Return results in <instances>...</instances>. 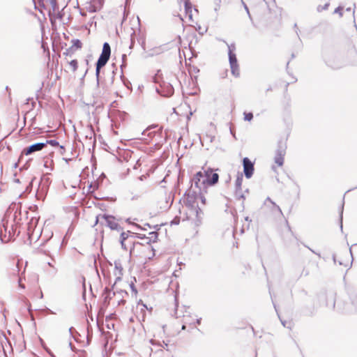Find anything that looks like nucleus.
<instances>
[{
    "label": "nucleus",
    "mask_w": 357,
    "mask_h": 357,
    "mask_svg": "<svg viewBox=\"0 0 357 357\" xmlns=\"http://www.w3.org/2000/svg\"><path fill=\"white\" fill-rule=\"evenodd\" d=\"M137 237L129 231L122 232L120 237L121 244L125 250L128 249V245L132 244V248L130 250V255L146 268L149 264L156 260L155 250L149 241L145 243H140L136 241Z\"/></svg>",
    "instance_id": "obj_1"
},
{
    "label": "nucleus",
    "mask_w": 357,
    "mask_h": 357,
    "mask_svg": "<svg viewBox=\"0 0 357 357\" xmlns=\"http://www.w3.org/2000/svg\"><path fill=\"white\" fill-rule=\"evenodd\" d=\"M199 202H201L202 206H204L206 204L205 197L203 196H198L194 192H188L185 195L184 198L185 206L198 221H200L202 215L203 214V212L199 206Z\"/></svg>",
    "instance_id": "obj_2"
},
{
    "label": "nucleus",
    "mask_w": 357,
    "mask_h": 357,
    "mask_svg": "<svg viewBox=\"0 0 357 357\" xmlns=\"http://www.w3.org/2000/svg\"><path fill=\"white\" fill-rule=\"evenodd\" d=\"M111 54L110 45L107 43L103 44L102 53L96 63V75L97 77L98 83H99V76L100 73V68L105 66L109 59Z\"/></svg>",
    "instance_id": "obj_3"
},
{
    "label": "nucleus",
    "mask_w": 357,
    "mask_h": 357,
    "mask_svg": "<svg viewBox=\"0 0 357 357\" xmlns=\"http://www.w3.org/2000/svg\"><path fill=\"white\" fill-rule=\"evenodd\" d=\"M3 228L0 230V236L3 241L8 242L14 236L17 229V225H11L10 228H8V221H6L5 219L3 220Z\"/></svg>",
    "instance_id": "obj_4"
},
{
    "label": "nucleus",
    "mask_w": 357,
    "mask_h": 357,
    "mask_svg": "<svg viewBox=\"0 0 357 357\" xmlns=\"http://www.w3.org/2000/svg\"><path fill=\"white\" fill-rule=\"evenodd\" d=\"M204 179L202 181L204 187L206 185H213L218 182L219 175L217 173L213 172V169L208 168L204 171Z\"/></svg>",
    "instance_id": "obj_5"
},
{
    "label": "nucleus",
    "mask_w": 357,
    "mask_h": 357,
    "mask_svg": "<svg viewBox=\"0 0 357 357\" xmlns=\"http://www.w3.org/2000/svg\"><path fill=\"white\" fill-rule=\"evenodd\" d=\"M103 219L105 221L106 225L112 230H119L121 226L119 224L115 217L109 215H100L96 217V224L98 223L99 219Z\"/></svg>",
    "instance_id": "obj_6"
},
{
    "label": "nucleus",
    "mask_w": 357,
    "mask_h": 357,
    "mask_svg": "<svg viewBox=\"0 0 357 357\" xmlns=\"http://www.w3.org/2000/svg\"><path fill=\"white\" fill-rule=\"evenodd\" d=\"M243 181V173L238 174L235 181V197L238 200H241L244 198L243 193L242 192Z\"/></svg>",
    "instance_id": "obj_7"
},
{
    "label": "nucleus",
    "mask_w": 357,
    "mask_h": 357,
    "mask_svg": "<svg viewBox=\"0 0 357 357\" xmlns=\"http://www.w3.org/2000/svg\"><path fill=\"white\" fill-rule=\"evenodd\" d=\"M46 143H37L32 144L28 147L24 148L22 150V153L25 155H29L34 152L41 151L43 148L46 146Z\"/></svg>",
    "instance_id": "obj_8"
},
{
    "label": "nucleus",
    "mask_w": 357,
    "mask_h": 357,
    "mask_svg": "<svg viewBox=\"0 0 357 357\" xmlns=\"http://www.w3.org/2000/svg\"><path fill=\"white\" fill-rule=\"evenodd\" d=\"M285 155V147L280 146L277 151L275 156V162L280 167L282 166L284 162V156Z\"/></svg>",
    "instance_id": "obj_9"
},
{
    "label": "nucleus",
    "mask_w": 357,
    "mask_h": 357,
    "mask_svg": "<svg viewBox=\"0 0 357 357\" xmlns=\"http://www.w3.org/2000/svg\"><path fill=\"white\" fill-rule=\"evenodd\" d=\"M104 3V0H92L88 8L89 12L95 13L100 10Z\"/></svg>",
    "instance_id": "obj_10"
},
{
    "label": "nucleus",
    "mask_w": 357,
    "mask_h": 357,
    "mask_svg": "<svg viewBox=\"0 0 357 357\" xmlns=\"http://www.w3.org/2000/svg\"><path fill=\"white\" fill-rule=\"evenodd\" d=\"M204 172H202L201 171L198 172L193 178V181L195 183V185L197 188H199V189L204 188V183H202V181H204Z\"/></svg>",
    "instance_id": "obj_11"
},
{
    "label": "nucleus",
    "mask_w": 357,
    "mask_h": 357,
    "mask_svg": "<svg viewBox=\"0 0 357 357\" xmlns=\"http://www.w3.org/2000/svg\"><path fill=\"white\" fill-rule=\"evenodd\" d=\"M185 17L188 19V20L191 22H194L193 20V14H192V4L189 0L185 1Z\"/></svg>",
    "instance_id": "obj_12"
},
{
    "label": "nucleus",
    "mask_w": 357,
    "mask_h": 357,
    "mask_svg": "<svg viewBox=\"0 0 357 357\" xmlns=\"http://www.w3.org/2000/svg\"><path fill=\"white\" fill-rule=\"evenodd\" d=\"M72 44H73V45L69 49L66 50V52H63V56H69L70 52H73V48L81 49L82 47V42L78 39L72 40Z\"/></svg>",
    "instance_id": "obj_13"
},
{
    "label": "nucleus",
    "mask_w": 357,
    "mask_h": 357,
    "mask_svg": "<svg viewBox=\"0 0 357 357\" xmlns=\"http://www.w3.org/2000/svg\"><path fill=\"white\" fill-rule=\"evenodd\" d=\"M66 63L68 66V68L69 70L73 72V73H75L77 69H78V67H79V63H78V61L77 59H71V60H68L67 59V56H66Z\"/></svg>",
    "instance_id": "obj_14"
},
{
    "label": "nucleus",
    "mask_w": 357,
    "mask_h": 357,
    "mask_svg": "<svg viewBox=\"0 0 357 357\" xmlns=\"http://www.w3.org/2000/svg\"><path fill=\"white\" fill-rule=\"evenodd\" d=\"M264 204L267 206H270L272 210L275 208L278 212H280V213H282L280 208L278 205H276V204L274 202H273L269 197H267L264 202Z\"/></svg>",
    "instance_id": "obj_15"
},
{
    "label": "nucleus",
    "mask_w": 357,
    "mask_h": 357,
    "mask_svg": "<svg viewBox=\"0 0 357 357\" xmlns=\"http://www.w3.org/2000/svg\"><path fill=\"white\" fill-rule=\"evenodd\" d=\"M229 63L231 66V73H235V65H236V55L231 52H229Z\"/></svg>",
    "instance_id": "obj_16"
},
{
    "label": "nucleus",
    "mask_w": 357,
    "mask_h": 357,
    "mask_svg": "<svg viewBox=\"0 0 357 357\" xmlns=\"http://www.w3.org/2000/svg\"><path fill=\"white\" fill-rule=\"evenodd\" d=\"M254 172V166L252 162L247 158V178H250Z\"/></svg>",
    "instance_id": "obj_17"
},
{
    "label": "nucleus",
    "mask_w": 357,
    "mask_h": 357,
    "mask_svg": "<svg viewBox=\"0 0 357 357\" xmlns=\"http://www.w3.org/2000/svg\"><path fill=\"white\" fill-rule=\"evenodd\" d=\"M329 6H330V3L328 2L326 3L324 6L319 5L317 6V10L319 13H320V12H322L323 10H328Z\"/></svg>",
    "instance_id": "obj_18"
},
{
    "label": "nucleus",
    "mask_w": 357,
    "mask_h": 357,
    "mask_svg": "<svg viewBox=\"0 0 357 357\" xmlns=\"http://www.w3.org/2000/svg\"><path fill=\"white\" fill-rule=\"evenodd\" d=\"M342 10L343 8L342 6H338L335 10H334V13H337L340 15V17L343 15L342 14Z\"/></svg>",
    "instance_id": "obj_19"
},
{
    "label": "nucleus",
    "mask_w": 357,
    "mask_h": 357,
    "mask_svg": "<svg viewBox=\"0 0 357 357\" xmlns=\"http://www.w3.org/2000/svg\"><path fill=\"white\" fill-rule=\"evenodd\" d=\"M234 76L238 77L239 75V70L237 64L235 65V73H232Z\"/></svg>",
    "instance_id": "obj_20"
},
{
    "label": "nucleus",
    "mask_w": 357,
    "mask_h": 357,
    "mask_svg": "<svg viewBox=\"0 0 357 357\" xmlns=\"http://www.w3.org/2000/svg\"><path fill=\"white\" fill-rule=\"evenodd\" d=\"M253 117L252 113H247V121H251Z\"/></svg>",
    "instance_id": "obj_21"
},
{
    "label": "nucleus",
    "mask_w": 357,
    "mask_h": 357,
    "mask_svg": "<svg viewBox=\"0 0 357 357\" xmlns=\"http://www.w3.org/2000/svg\"><path fill=\"white\" fill-rule=\"evenodd\" d=\"M242 163H243V172L245 173V158H244L242 160Z\"/></svg>",
    "instance_id": "obj_22"
},
{
    "label": "nucleus",
    "mask_w": 357,
    "mask_h": 357,
    "mask_svg": "<svg viewBox=\"0 0 357 357\" xmlns=\"http://www.w3.org/2000/svg\"><path fill=\"white\" fill-rule=\"evenodd\" d=\"M47 163H48V161H45V164H44V166H45V167H49V165H48V164H47Z\"/></svg>",
    "instance_id": "obj_23"
},
{
    "label": "nucleus",
    "mask_w": 357,
    "mask_h": 357,
    "mask_svg": "<svg viewBox=\"0 0 357 357\" xmlns=\"http://www.w3.org/2000/svg\"><path fill=\"white\" fill-rule=\"evenodd\" d=\"M52 161H50V169H52Z\"/></svg>",
    "instance_id": "obj_24"
},
{
    "label": "nucleus",
    "mask_w": 357,
    "mask_h": 357,
    "mask_svg": "<svg viewBox=\"0 0 357 357\" xmlns=\"http://www.w3.org/2000/svg\"><path fill=\"white\" fill-rule=\"evenodd\" d=\"M182 329H183V330L185 329V326H182Z\"/></svg>",
    "instance_id": "obj_25"
},
{
    "label": "nucleus",
    "mask_w": 357,
    "mask_h": 357,
    "mask_svg": "<svg viewBox=\"0 0 357 357\" xmlns=\"http://www.w3.org/2000/svg\"><path fill=\"white\" fill-rule=\"evenodd\" d=\"M246 12H247V13H248V14H249V11H248V8H247V10H246Z\"/></svg>",
    "instance_id": "obj_26"
}]
</instances>
